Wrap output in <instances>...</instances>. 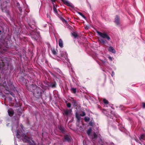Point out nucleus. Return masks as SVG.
<instances>
[{"mask_svg": "<svg viewBox=\"0 0 145 145\" xmlns=\"http://www.w3.org/2000/svg\"><path fill=\"white\" fill-rule=\"evenodd\" d=\"M51 50L53 55H56L57 54V49H56L55 48L53 47L51 48Z\"/></svg>", "mask_w": 145, "mask_h": 145, "instance_id": "9b49d317", "label": "nucleus"}, {"mask_svg": "<svg viewBox=\"0 0 145 145\" xmlns=\"http://www.w3.org/2000/svg\"><path fill=\"white\" fill-rule=\"evenodd\" d=\"M142 106L143 108H145V103H143L142 104Z\"/></svg>", "mask_w": 145, "mask_h": 145, "instance_id": "f704fd0d", "label": "nucleus"}, {"mask_svg": "<svg viewBox=\"0 0 145 145\" xmlns=\"http://www.w3.org/2000/svg\"><path fill=\"white\" fill-rule=\"evenodd\" d=\"M139 143L140 144H142L141 143H140V142H139Z\"/></svg>", "mask_w": 145, "mask_h": 145, "instance_id": "a19ab883", "label": "nucleus"}, {"mask_svg": "<svg viewBox=\"0 0 145 145\" xmlns=\"http://www.w3.org/2000/svg\"><path fill=\"white\" fill-rule=\"evenodd\" d=\"M103 102L106 104H108V100H106V99H104L103 100Z\"/></svg>", "mask_w": 145, "mask_h": 145, "instance_id": "5701e85b", "label": "nucleus"}, {"mask_svg": "<svg viewBox=\"0 0 145 145\" xmlns=\"http://www.w3.org/2000/svg\"><path fill=\"white\" fill-rule=\"evenodd\" d=\"M9 65V62L4 59L2 60L0 58V68L3 67L5 66H8Z\"/></svg>", "mask_w": 145, "mask_h": 145, "instance_id": "39448f33", "label": "nucleus"}, {"mask_svg": "<svg viewBox=\"0 0 145 145\" xmlns=\"http://www.w3.org/2000/svg\"><path fill=\"white\" fill-rule=\"evenodd\" d=\"M21 126H22V124H21Z\"/></svg>", "mask_w": 145, "mask_h": 145, "instance_id": "37998d69", "label": "nucleus"}, {"mask_svg": "<svg viewBox=\"0 0 145 145\" xmlns=\"http://www.w3.org/2000/svg\"><path fill=\"white\" fill-rule=\"evenodd\" d=\"M67 106L68 108H70L71 106V104L70 103H68L67 104Z\"/></svg>", "mask_w": 145, "mask_h": 145, "instance_id": "c85d7f7f", "label": "nucleus"}, {"mask_svg": "<svg viewBox=\"0 0 145 145\" xmlns=\"http://www.w3.org/2000/svg\"><path fill=\"white\" fill-rule=\"evenodd\" d=\"M8 114L9 116H12L14 114V111L13 110H8Z\"/></svg>", "mask_w": 145, "mask_h": 145, "instance_id": "4468645a", "label": "nucleus"}, {"mask_svg": "<svg viewBox=\"0 0 145 145\" xmlns=\"http://www.w3.org/2000/svg\"><path fill=\"white\" fill-rule=\"evenodd\" d=\"M53 10H54V12L55 13H56V14H58V11L56 8L55 7V5L54 3H53Z\"/></svg>", "mask_w": 145, "mask_h": 145, "instance_id": "6ab92c4d", "label": "nucleus"}, {"mask_svg": "<svg viewBox=\"0 0 145 145\" xmlns=\"http://www.w3.org/2000/svg\"><path fill=\"white\" fill-rule=\"evenodd\" d=\"M89 125L91 126H93L94 125L93 121H90L89 123Z\"/></svg>", "mask_w": 145, "mask_h": 145, "instance_id": "a878e982", "label": "nucleus"}, {"mask_svg": "<svg viewBox=\"0 0 145 145\" xmlns=\"http://www.w3.org/2000/svg\"><path fill=\"white\" fill-rule=\"evenodd\" d=\"M114 22L117 25H119L120 24V18L118 15L116 16Z\"/></svg>", "mask_w": 145, "mask_h": 145, "instance_id": "6e6552de", "label": "nucleus"}, {"mask_svg": "<svg viewBox=\"0 0 145 145\" xmlns=\"http://www.w3.org/2000/svg\"><path fill=\"white\" fill-rule=\"evenodd\" d=\"M108 59L111 61L112 60V57H110V56H109L108 57Z\"/></svg>", "mask_w": 145, "mask_h": 145, "instance_id": "58836bf2", "label": "nucleus"}, {"mask_svg": "<svg viewBox=\"0 0 145 145\" xmlns=\"http://www.w3.org/2000/svg\"><path fill=\"white\" fill-rule=\"evenodd\" d=\"M31 87H32L33 89L36 88V90L34 91L33 90L31 91L32 92H34V94L35 96L37 98L41 99H42V96L44 93V91L40 88L36 86H35L33 84L31 85ZM34 90V89H33Z\"/></svg>", "mask_w": 145, "mask_h": 145, "instance_id": "f03ea898", "label": "nucleus"}, {"mask_svg": "<svg viewBox=\"0 0 145 145\" xmlns=\"http://www.w3.org/2000/svg\"><path fill=\"white\" fill-rule=\"evenodd\" d=\"M50 83L48 82V84H47V85L48 86H49L50 85Z\"/></svg>", "mask_w": 145, "mask_h": 145, "instance_id": "ea45409f", "label": "nucleus"}, {"mask_svg": "<svg viewBox=\"0 0 145 145\" xmlns=\"http://www.w3.org/2000/svg\"><path fill=\"white\" fill-rule=\"evenodd\" d=\"M50 74L52 76H53L54 77H55L56 78H57V76H56L53 73H52V72H50Z\"/></svg>", "mask_w": 145, "mask_h": 145, "instance_id": "7c9ffc66", "label": "nucleus"}, {"mask_svg": "<svg viewBox=\"0 0 145 145\" xmlns=\"http://www.w3.org/2000/svg\"><path fill=\"white\" fill-rule=\"evenodd\" d=\"M60 55L61 56H64V54H63V51H60Z\"/></svg>", "mask_w": 145, "mask_h": 145, "instance_id": "c756f323", "label": "nucleus"}, {"mask_svg": "<svg viewBox=\"0 0 145 145\" xmlns=\"http://www.w3.org/2000/svg\"><path fill=\"white\" fill-rule=\"evenodd\" d=\"M16 136L17 138H21L24 142L27 143L29 145H35V142L32 138L28 137L25 134H21L19 131H17Z\"/></svg>", "mask_w": 145, "mask_h": 145, "instance_id": "f257e3e1", "label": "nucleus"}, {"mask_svg": "<svg viewBox=\"0 0 145 145\" xmlns=\"http://www.w3.org/2000/svg\"><path fill=\"white\" fill-rule=\"evenodd\" d=\"M91 131L92 129L91 128H90L87 131V133L89 137L91 136Z\"/></svg>", "mask_w": 145, "mask_h": 145, "instance_id": "a211bd4d", "label": "nucleus"}, {"mask_svg": "<svg viewBox=\"0 0 145 145\" xmlns=\"http://www.w3.org/2000/svg\"><path fill=\"white\" fill-rule=\"evenodd\" d=\"M19 10L21 12H22V9L20 8V7H19Z\"/></svg>", "mask_w": 145, "mask_h": 145, "instance_id": "4c0bfd02", "label": "nucleus"}, {"mask_svg": "<svg viewBox=\"0 0 145 145\" xmlns=\"http://www.w3.org/2000/svg\"><path fill=\"white\" fill-rule=\"evenodd\" d=\"M114 72L113 71H112V76L113 77L114 75Z\"/></svg>", "mask_w": 145, "mask_h": 145, "instance_id": "72a5a7b5", "label": "nucleus"}, {"mask_svg": "<svg viewBox=\"0 0 145 145\" xmlns=\"http://www.w3.org/2000/svg\"><path fill=\"white\" fill-rule=\"evenodd\" d=\"M10 94L13 97H14V94L13 93H10Z\"/></svg>", "mask_w": 145, "mask_h": 145, "instance_id": "c9c22d12", "label": "nucleus"}, {"mask_svg": "<svg viewBox=\"0 0 145 145\" xmlns=\"http://www.w3.org/2000/svg\"><path fill=\"white\" fill-rule=\"evenodd\" d=\"M71 90L72 92L73 93H75L76 92V88H71Z\"/></svg>", "mask_w": 145, "mask_h": 145, "instance_id": "4be33fe9", "label": "nucleus"}, {"mask_svg": "<svg viewBox=\"0 0 145 145\" xmlns=\"http://www.w3.org/2000/svg\"><path fill=\"white\" fill-rule=\"evenodd\" d=\"M1 32V30H0V33Z\"/></svg>", "mask_w": 145, "mask_h": 145, "instance_id": "79ce46f5", "label": "nucleus"}, {"mask_svg": "<svg viewBox=\"0 0 145 145\" xmlns=\"http://www.w3.org/2000/svg\"><path fill=\"white\" fill-rule=\"evenodd\" d=\"M97 33L101 38L98 39L99 42L103 44H105L106 41V40L110 41V38L107 34L105 33H102L100 31H97Z\"/></svg>", "mask_w": 145, "mask_h": 145, "instance_id": "7ed1b4c3", "label": "nucleus"}, {"mask_svg": "<svg viewBox=\"0 0 145 145\" xmlns=\"http://www.w3.org/2000/svg\"><path fill=\"white\" fill-rule=\"evenodd\" d=\"M58 127L61 132L64 134H65L66 132H65V129L63 126L61 125H60Z\"/></svg>", "mask_w": 145, "mask_h": 145, "instance_id": "9d476101", "label": "nucleus"}, {"mask_svg": "<svg viewBox=\"0 0 145 145\" xmlns=\"http://www.w3.org/2000/svg\"><path fill=\"white\" fill-rule=\"evenodd\" d=\"M84 120L86 122L90 120V118L88 117H85Z\"/></svg>", "mask_w": 145, "mask_h": 145, "instance_id": "b1692460", "label": "nucleus"}, {"mask_svg": "<svg viewBox=\"0 0 145 145\" xmlns=\"http://www.w3.org/2000/svg\"><path fill=\"white\" fill-rule=\"evenodd\" d=\"M56 81H54V83H50L49 87H51L52 88H55L56 87Z\"/></svg>", "mask_w": 145, "mask_h": 145, "instance_id": "f3484780", "label": "nucleus"}, {"mask_svg": "<svg viewBox=\"0 0 145 145\" xmlns=\"http://www.w3.org/2000/svg\"><path fill=\"white\" fill-rule=\"evenodd\" d=\"M59 45L60 47L61 48L63 47V41L61 39H59Z\"/></svg>", "mask_w": 145, "mask_h": 145, "instance_id": "2eb2a0df", "label": "nucleus"}, {"mask_svg": "<svg viewBox=\"0 0 145 145\" xmlns=\"http://www.w3.org/2000/svg\"><path fill=\"white\" fill-rule=\"evenodd\" d=\"M10 0H5L4 2V3H9L10 2Z\"/></svg>", "mask_w": 145, "mask_h": 145, "instance_id": "2f4dec72", "label": "nucleus"}, {"mask_svg": "<svg viewBox=\"0 0 145 145\" xmlns=\"http://www.w3.org/2000/svg\"><path fill=\"white\" fill-rule=\"evenodd\" d=\"M81 116L80 114H79L78 112H76L75 114V117L77 119V121L79 123L81 120Z\"/></svg>", "mask_w": 145, "mask_h": 145, "instance_id": "1a4fd4ad", "label": "nucleus"}, {"mask_svg": "<svg viewBox=\"0 0 145 145\" xmlns=\"http://www.w3.org/2000/svg\"><path fill=\"white\" fill-rule=\"evenodd\" d=\"M61 1L63 2L64 4L66 5L71 7L72 8H74V6L72 4L69 3L68 1L66 0H61Z\"/></svg>", "mask_w": 145, "mask_h": 145, "instance_id": "423d86ee", "label": "nucleus"}, {"mask_svg": "<svg viewBox=\"0 0 145 145\" xmlns=\"http://www.w3.org/2000/svg\"><path fill=\"white\" fill-rule=\"evenodd\" d=\"M31 37L33 39L35 40L37 39V36H32Z\"/></svg>", "mask_w": 145, "mask_h": 145, "instance_id": "bb28decb", "label": "nucleus"}, {"mask_svg": "<svg viewBox=\"0 0 145 145\" xmlns=\"http://www.w3.org/2000/svg\"><path fill=\"white\" fill-rule=\"evenodd\" d=\"M98 137L97 135L95 132H94L93 134V136L91 137V138L92 139H96Z\"/></svg>", "mask_w": 145, "mask_h": 145, "instance_id": "dca6fc26", "label": "nucleus"}, {"mask_svg": "<svg viewBox=\"0 0 145 145\" xmlns=\"http://www.w3.org/2000/svg\"><path fill=\"white\" fill-rule=\"evenodd\" d=\"M72 109H66L63 110V115L67 118L69 117H71L72 115Z\"/></svg>", "mask_w": 145, "mask_h": 145, "instance_id": "20e7f679", "label": "nucleus"}, {"mask_svg": "<svg viewBox=\"0 0 145 145\" xmlns=\"http://www.w3.org/2000/svg\"><path fill=\"white\" fill-rule=\"evenodd\" d=\"M78 14L83 18H86V16L84 15L81 12H78Z\"/></svg>", "mask_w": 145, "mask_h": 145, "instance_id": "393cba45", "label": "nucleus"}, {"mask_svg": "<svg viewBox=\"0 0 145 145\" xmlns=\"http://www.w3.org/2000/svg\"><path fill=\"white\" fill-rule=\"evenodd\" d=\"M71 139L72 138L70 136L68 135H66L64 136V140L63 141L70 142L71 141Z\"/></svg>", "mask_w": 145, "mask_h": 145, "instance_id": "0eeeda50", "label": "nucleus"}, {"mask_svg": "<svg viewBox=\"0 0 145 145\" xmlns=\"http://www.w3.org/2000/svg\"><path fill=\"white\" fill-rule=\"evenodd\" d=\"M140 140L142 141V140H145V134H142L139 137Z\"/></svg>", "mask_w": 145, "mask_h": 145, "instance_id": "ddd939ff", "label": "nucleus"}, {"mask_svg": "<svg viewBox=\"0 0 145 145\" xmlns=\"http://www.w3.org/2000/svg\"><path fill=\"white\" fill-rule=\"evenodd\" d=\"M21 126H22V124H21Z\"/></svg>", "mask_w": 145, "mask_h": 145, "instance_id": "c03bdc74", "label": "nucleus"}, {"mask_svg": "<svg viewBox=\"0 0 145 145\" xmlns=\"http://www.w3.org/2000/svg\"><path fill=\"white\" fill-rule=\"evenodd\" d=\"M108 50L109 51L113 53H115L116 51L114 48L112 46H110L108 49Z\"/></svg>", "mask_w": 145, "mask_h": 145, "instance_id": "f8f14e48", "label": "nucleus"}, {"mask_svg": "<svg viewBox=\"0 0 145 145\" xmlns=\"http://www.w3.org/2000/svg\"><path fill=\"white\" fill-rule=\"evenodd\" d=\"M72 35L74 38H76L78 37V34L75 32H73L72 33Z\"/></svg>", "mask_w": 145, "mask_h": 145, "instance_id": "aec40b11", "label": "nucleus"}, {"mask_svg": "<svg viewBox=\"0 0 145 145\" xmlns=\"http://www.w3.org/2000/svg\"><path fill=\"white\" fill-rule=\"evenodd\" d=\"M72 103L73 104L74 106V107H76L77 106L78 103L76 101L74 100H73Z\"/></svg>", "mask_w": 145, "mask_h": 145, "instance_id": "412c9836", "label": "nucleus"}, {"mask_svg": "<svg viewBox=\"0 0 145 145\" xmlns=\"http://www.w3.org/2000/svg\"><path fill=\"white\" fill-rule=\"evenodd\" d=\"M80 116H83L86 115V113L84 112H82L81 114H80Z\"/></svg>", "mask_w": 145, "mask_h": 145, "instance_id": "cd10ccee", "label": "nucleus"}, {"mask_svg": "<svg viewBox=\"0 0 145 145\" xmlns=\"http://www.w3.org/2000/svg\"><path fill=\"white\" fill-rule=\"evenodd\" d=\"M56 71H57V72H59V73H60V72H61L60 70L58 69H55Z\"/></svg>", "mask_w": 145, "mask_h": 145, "instance_id": "473e14b6", "label": "nucleus"}, {"mask_svg": "<svg viewBox=\"0 0 145 145\" xmlns=\"http://www.w3.org/2000/svg\"><path fill=\"white\" fill-rule=\"evenodd\" d=\"M50 0L52 2V3H54L56 1V0Z\"/></svg>", "mask_w": 145, "mask_h": 145, "instance_id": "e433bc0d", "label": "nucleus"}]
</instances>
